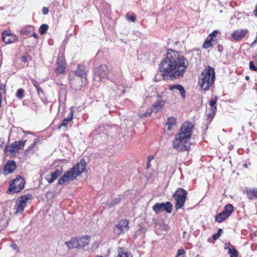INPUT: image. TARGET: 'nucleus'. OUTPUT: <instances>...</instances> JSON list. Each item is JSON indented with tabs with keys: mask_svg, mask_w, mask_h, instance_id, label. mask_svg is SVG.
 Returning a JSON list of instances; mask_svg holds the SVG:
<instances>
[{
	"mask_svg": "<svg viewBox=\"0 0 257 257\" xmlns=\"http://www.w3.org/2000/svg\"><path fill=\"white\" fill-rule=\"evenodd\" d=\"M185 253V251L183 249H179L175 257H178L180 255H183Z\"/></svg>",
	"mask_w": 257,
	"mask_h": 257,
	"instance_id": "nucleus-47",
	"label": "nucleus"
},
{
	"mask_svg": "<svg viewBox=\"0 0 257 257\" xmlns=\"http://www.w3.org/2000/svg\"><path fill=\"white\" fill-rule=\"evenodd\" d=\"M126 18L127 20L132 22H135L136 20V17L134 15H130L127 14L126 15Z\"/></svg>",
	"mask_w": 257,
	"mask_h": 257,
	"instance_id": "nucleus-39",
	"label": "nucleus"
},
{
	"mask_svg": "<svg viewBox=\"0 0 257 257\" xmlns=\"http://www.w3.org/2000/svg\"><path fill=\"white\" fill-rule=\"evenodd\" d=\"M249 77L248 76H246L245 77V79H246V80H248V79H249Z\"/></svg>",
	"mask_w": 257,
	"mask_h": 257,
	"instance_id": "nucleus-61",
	"label": "nucleus"
},
{
	"mask_svg": "<svg viewBox=\"0 0 257 257\" xmlns=\"http://www.w3.org/2000/svg\"><path fill=\"white\" fill-rule=\"evenodd\" d=\"M247 32V30L242 29L236 30L232 34V38L235 41H238L245 37Z\"/></svg>",
	"mask_w": 257,
	"mask_h": 257,
	"instance_id": "nucleus-20",
	"label": "nucleus"
},
{
	"mask_svg": "<svg viewBox=\"0 0 257 257\" xmlns=\"http://www.w3.org/2000/svg\"><path fill=\"white\" fill-rule=\"evenodd\" d=\"M188 66V61L184 56L178 51L168 49L159 69L164 78L176 79L183 75Z\"/></svg>",
	"mask_w": 257,
	"mask_h": 257,
	"instance_id": "nucleus-1",
	"label": "nucleus"
},
{
	"mask_svg": "<svg viewBox=\"0 0 257 257\" xmlns=\"http://www.w3.org/2000/svg\"><path fill=\"white\" fill-rule=\"evenodd\" d=\"M120 201V198H116L114 199H113L111 201H107L106 203V206L108 207H112L114 206H115L116 204L119 203Z\"/></svg>",
	"mask_w": 257,
	"mask_h": 257,
	"instance_id": "nucleus-31",
	"label": "nucleus"
},
{
	"mask_svg": "<svg viewBox=\"0 0 257 257\" xmlns=\"http://www.w3.org/2000/svg\"><path fill=\"white\" fill-rule=\"evenodd\" d=\"M217 33H218V32L217 31H214L212 33H211L209 35L208 37L212 38V39H213V37H216Z\"/></svg>",
	"mask_w": 257,
	"mask_h": 257,
	"instance_id": "nucleus-50",
	"label": "nucleus"
},
{
	"mask_svg": "<svg viewBox=\"0 0 257 257\" xmlns=\"http://www.w3.org/2000/svg\"><path fill=\"white\" fill-rule=\"evenodd\" d=\"M129 221L127 219H121L115 225L113 231L117 235L123 234L129 229Z\"/></svg>",
	"mask_w": 257,
	"mask_h": 257,
	"instance_id": "nucleus-10",
	"label": "nucleus"
},
{
	"mask_svg": "<svg viewBox=\"0 0 257 257\" xmlns=\"http://www.w3.org/2000/svg\"><path fill=\"white\" fill-rule=\"evenodd\" d=\"M65 244L67 245L69 249H72L74 248H78L77 238H72L69 241H66Z\"/></svg>",
	"mask_w": 257,
	"mask_h": 257,
	"instance_id": "nucleus-23",
	"label": "nucleus"
},
{
	"mask_svg": "<svg viewBox=\"0 0 257 257\" xmlns=\"http://www.w3.org/2000/svg\"><path fill=\"white\" fill-rule=\"evenodd\" d=\"M74 109L72 107L70 108V112L68 116L65 118L62 123L58 126V129H60L62 126L66 127L68 124V122L70 121L73 118Z\"/></svg>",
	"mask_w": 257,
	"mask_h": 257,
	"instance_id": "nucleus-22",
	"label": "nucleus"
},
{
	"mask_svg": "<svg viewBox=\"0 0 257 257\" xmlns=\"http://www.w3.org/2000/svg\"><path fill=\"white\" fill-rule=\"evenodd\" d=\"M62 173V169H56L54 172L49 175H47L46 179L49 183H53Z\"/></svg>",
	"mask_w": 257,
	"mask_h": 257,
	"instance_id": "nucleus-15",
	"label": "nucleus"
},
{
	"mask_svg": "<svg viewBox=\"0 0 257 257\" xmlns=\"http://www.w3.org/2000/svg\"><path fill=\"white\" fill-rule=\"evenodd\" d=\"M48 28H49V26L48 25L45 24H42L39 28L40 33L41 35L44 34L45 33H46V32L48 30Z\"/></svg>",
	"mask_w": 257,
	"mask_h": 257,
	"instance_id": "nucleus-34",
	"label": "nucleus"
},
{
	"mask_svg": "<svg viewBox=\"0 0 257 257\" xmlns=\"http://www.w3.org/2000/svg\"><path fill=\"white\" fill-rule=\"evenodd\" d=\"M217 99L218 97L217 96H215L213 99H212L209 101V105L211 107V109L214 111V110H217L216 103Z\"/></svg>",
	"mask_w": 257,
	"mask_h": 257,
	"instance_id": "nucleus-32",
	"label": "nucleus"
},
{
	"mask_svg": "<svg viewBox=\"0 0 257 257\" xmlns=\"http://www.w3.org/2000/svg\"><path fill=\"white\" fill-rule=\"evenodd\" d=\"M173 205L169 201L166 203H156L152 207L153 210L156 214H159L163 211L170 213L172 210Z\"/></svg>",
	"mask_w": 257,
	"mask_h": 257,
	"instance_id": "nucleus-9",
	"label": "nucleus"
},
{
	"mask_svg": "<svg viewBox=\"0 0 257 257\" xmlns=\"http://www.w3.org/2000/svg\"><path fill=\"white\" fill-rule=\"evenodd\" d=\"M117 251L118 255L116 257H132L131 254L128 253L126 248L119 247Z\"/></svg>",
	"mask_w": 257,
	"mask_h": 257,
	"instance_id": "nucleus-25",
	"label": "nucleus"
},
{
	"mask_svg": "<svg viewBox=\"0 0 257 257\" xmlns=\"http://www.w3.org/2000/svg\"><path fill=\"white\" fill-rule=\"evenodd\" d=\"M42 13L43 15H47L49 13V9L47 7H43L42 9Z\"/></svg>",
	"mask_w": 257,
	"mask_h": 257,
	"instance_id": "nucleus-49",
	"label": "nucleus"
},
{
	"mask_svg": "<svg viewBox=\"0 0 257 257\" xmlns=\"http://www.w3.org/2000/svg\"><path fill=\"white\" fill-rule=\"evenodd\" d=\"M151 166V162H147V167H148V168H150Z\"/></svg>",
	"mask_w": 257,
	"mask_h": 257,
	"instance_id": "nucleus-57",
	"label": "nucleus"
},
{
	"mask_svg": "<svg viewBox=\"0 0 257 257\" xmlns=\"http://www.w3.org/2000/svg\"><path fill=\"white\" fill-rule=\"evenodd\" d=\"M5 145V142L3 140H0V147L2 149H3Z\"/></svg>",
	"mask_w": 257,
	"mask_h": 257,
	"instance_id": "nucleus-52",
	"label": "nucleus"
},
{
	"mask_svg": "<svg viewBox=\"0 0 257 257\" xmlns=\"http://www.w3.org/2000/svg\"><path fill=\"white\" fill-rule=\"evenodd\" d=\"M22 61L23 62H26L27 61V58L26 56H23L22 58Z\"/></svg>",
	"mask_w": 257,
	"mask_h": 257,
	"instance_id": "nucleus-55",
	"label": "nucleus"
},
{
	"mask_svg": "<svg viewBox=\"0 0 257 257\" xmlns=\"http://www.w3.org/2000/svg\"><path fill=\"white\" fill-rule=\"evenodd\" d=\"M242 166H243V168H247V164L244 163V164H243L242 165Z\"/></svg>",
	"mask_w": 257,
	"mask_h": 257,
	"instance_id": "nucleus-60",
	"label": "nucleus"
},
{
	"mask_svg": "<svg viewBox=\"0 0 257 257\" xmlns=\"http://www.w3.org/2000/svg\"><path fill=\"white\" fill-rule=\"evenodd\" d=\"M72 75L78 76L82 78H86V72L85 71V67L83 65L78 64L77 69Z\"/></svg>",
	"mask_w": 257,
	"mask_h": 257,
	"instance_id": "nucleus-21",
	"label": "nucleus"
},
{
	"mask_svg": "<svg viewBox=\"0 0 257 257\" xmlns=\"http://www.w3.org/2000/svg\"><path fill=\"white\" fill-rule=\"evenodd\" d=\"M10 247L14 250H15L16 252H19L20 251V248L18 246V245L14 243V242H12L10 244Z\"/></svg>",
	"mask_w": 257,
	"mask_h": 257,
	"instance_id": "nucleus-41",
	"label": "nucleus"
},
{
	"mask_svg": "<svg viewBox=\"0 0 257 257\" xmlns=\"http://www.w3.org/2000/svg\"><path fill=\"white\" fill-rule=\"evenodd\" d=\"M22 132L26 135H28V134L33 135L34 134L33 133H32L31 132L25 131L24 130H23Z\"/></svg>",
	"mask_w": 257,
	"mask_h": 257,
	"instance_id": "nucleus-53",
	"label": "nucleus"
},
{
	"mask_svg": "<svg viewBox=\"0 0 257 257\" xmlns=\"http://www.w3.org/2000/svg\"><path fill=\"white\" fill-rule=\"evenodd\" d=\"M152 112H154L151 108L148 109L147 111L141 114V117H148L151 116Z\"/></svg>",
	"mask_w": 257,
	"mask_h": 257,
	"instance_id": "nucleus-40",
	"label": "nucleus"
},
{
	"mask_svg": "<svg viewBox=\"0 0 257 257\" xmlns=\"http://www.w3.org/2000/svg\"><path fill=\"white\" fill-rule=\"evenodd\" d=\"M181 86V85L180 84H173V85H170L169 86V89L170 90H173L174 89H179V87H180Z\"/></svg>",
	"mask_w": 257,
	"mask_h": 257,
	"instance_id": "nucleus-43",
	"label": "nucleus"
},
{
	"mask_svg": "<svg viewBox=\"0 0 257 257\" xmlns=\"http://www.w3.org/2000/svg\"><path fill=\"white\" fill-rule=\"evenodd\" d=\"M213 40V39L212 38L207 37L203 45V48L204 49H207L208 48H210L211 47H212V41Z\"/></svg>",
	"mask_w": 257,
	"mask_h": 257,
	"instance_id": "nucleus-33",
	"label": "nucleus"
},
{
	"mask_svg": "<svg viewBox=\"0 0 257 257\" xmlns=\"http://www.w3.org/2000/svg\"><path fill=\"white\" fill-rule=\"evenodd\" d=\"M85 169L86 163L85 160L82 159L79 162L75 164L72 168L68 170L67 172L59 179L58 184L62 185L69 181L73 180L78 176L84 172Z\"/></svg>",
	"mask_w": 257,
	"mask_h": 257,
	"instance_id": "nucleus-3",
	"label": "nucleus"
},
{
	"mask_svg": "<svg viewBox=\"0 0 257 257\" xmlns=\"http://www.w3.org/2000/svg\"><path fill=\"white\" fill-rule=\"evenodd\" d=\"M2 39L4 42L6 44H9L14 42L17 38L15 35H13L8 33L7 31H4L2 34Z\"/></svg>",
	"mask_w": 257,
	"mask_h": 257,
	"instance_id": "nucleus-16",
	"label": "nucleus"
},
{
	"mask_svg": "<svg viewBox=\"0 0 257 257\" xmlns=\"http://www.w3.org/2000/svg\"><path fill=\"white\" fill-rule=\"evenodd\" d=\"M154 159V156L151 155V156H149V157L148 158V162H151V161H152Z\"/></svg>",
	"mask_w": 257,
	"mask_h": 257,
	"instance_id": "nucleus-54",
	"label": "nucleus"
},
{
	"mask_svg": "<svg viewBox=\"0 0 257 257\" xmlns=\"http://www.w3.org/2000/svg\"><path fill=\"white\" fill-rule=\"evenodd\" d=\"M217 51L219 52H221L223 51V47L222 45H218V46H217Z\"/></svg>",
	"mask_w": 257,
	"mask_h": 257,
	"instance_id": "nucleus-51",
	"label": "nucleus"
},
{
	"mask_svg": "<svg viewBox=\"0 0 257 257\" xmlns=\"http://www.w3.org/2000/svg\"><path fill=\"white\" fill-rule=\"evenodd\" d=\"M177 123L176 118L174 116H171L168 118L166 122V125L168 126L167 130L170 131L172 130L173 125H175Z\"/></svg>",
	"mask_w": 257,
	"mask_h": 257,
	"instance_id": "nucleus-24",
	"label": "nucleus"
},
{
	"mask_svg": "<svg viewBox=\"0 0 257 257\" xmlns=\"http://www.w3.org/2000/svg\"><path fill=\"white\" fill-rule=\"evenodd\" d=\"M36 89L37 91L38 95L41 99H42L43 96L44 95V91H43L42 88L39 86V87L37 88Z\"/></svg>",
	"mask_w": 257,
	"mask_h": 257,
	"instance_id": "nucleus-44",
	"label": "nucleus"
},
{
	"mask_svg": "<svg viewBox=\"0 0 257 257\" xmlns=\"http://www.w3.org/2000/svg\"><path fill=\"white\" fill-rule=\"evenodd\" d=\"M254 14L257 16V5L256 6L255 10L254 11Z\"/></svg>",
	"mask_w": 257,
	"mask_h": 257,
	"instance_id": "nucleus-59",
	"label": "nucleus"
},
{
	"mask_svg": "<svg viewBox=\"0 0 257 257\" xmlns=\"http://www.w3.org/2000/svg\"><path fill=\"white\" fill-rule=\"evenodd\" d=\"M161 96L160 95L158 96L157 101L153 105L152 107L151 108L152 110L155 113H157L158 112L160 111L163 108L164 105L165 104V101L160 100Z\"/></svg>",
	"mask_w": 257,
	"mask_h": 257,
	"instance_id": "nucleus-14",
	"label": "nucleus"
},
{
	"mask_svg": "<svg viewBox=\"0 0 257 257\" xmlns=\"http://www.w3.org/2000/svg\"><path fill=\"white\" fill-rule=\"evenodd\" d=\"M249 67L250 70L257 71V67H255L253 61H250L249 64Z\"/></svg>",
	"mask_w": 257,
	"mask_h": 257,
	"instance_id": "nucleus-45",
	"label": "nucleus"
},
{
	"mask_svg": "<svg viewBox=\"0 0 257 257\" xmlns=\"http://www.w3.org/2000/svg\"><path fill=\"white\" fill-rule=\"evenodd\" d=\"M228 217H227L226 215L221 212L216 215L215 217V220L217 222L220 223L225 220Z\"/></svg>",
	"mask_w": 257,
	"mask_h": 257,
	"instance_id": "nucleus-29",
	"label": "nucleus"
},
{
	"mask_svg": "<svg viewBox=\"0 0 257 257\" xmlns=\"http://www.w3.org/2000/svg\"><path fill=\"white\" fill-rule=\"evenodd\" d=\"M246 194L249 199L257 198V188H253L247 190Z\"/></svg>",
	"mask_w": 257,
	"mask_h": 257,
	"instance_id": "nucleus-26",
	"label": "nucleus"
},
{
	"mask_svg": "<svg viewBox=\"0 0 257 257\" xmlns=\"http://www.w3.org/2000/svg\"><path fill=\"white\" fill-rule=\"evenodd\" d=\"M193 127L190 122L186 121L183 123L178 133L174 136L172 142L174 149L181 152L189 150Z\"/></svg>",
	"mask_w": 257,
	"mask_h": 257,
	"instance_id": "nucleus-2",
	"label": "nucleus"
},
{
	"mask_svg": "<svg viewBox=\"0 0 257 257\" xmlns=\"http://www.w3.org/2000/svg\"><path fill=\"white\" fill-rule=\"evenodd\" d=\"M187 194V192L183 188H179L176 190L173 195L176 200V209H179L184 205Z\"/></svg>",
	"mask_w": 257,
	"mask_h": 257,
	"instance_id": "nucleus-5",
	"label": "nucleus"
},
{
	"mask_svg": "<svg viewBox=\"0 0 257 257\" xmlns=\"http://www.w3.org/2000/svg\"><path fill=\"white\" fill-rule=\"evenodd\" d=\"M26 142V140L24 141H16L9 146H5L4 150L5 152L8 150L10 153H15L17 151L23 149L25 146Z\"/></svg>",
	"mask_w": 257,
	"mask_h": 257,
	"instance_id": "nucleus-12",
	"label": "nucleus"
},
{
	"mask_svg": "<svg viewBox=\"0 0 257 257\" xmlns=\"http://www.w3.org/2000/svg\"><path fill=\"white\" fill-rule=\"evenodd\" d=\"M216 110H214V111L211 108L209 110V112L207 114V119L209 120V121H211L212 120L216 113Z\"/></svg>",
	"mask_w": 257,
	"mask_h": 257,
	"instance_id": "nucleus-35",
	"label": "nucleus"
},
{
	"mask_svg": "<svg viewBox=\"0 0 257 257\" xmlns=\"http://www.w3.org/2000/svg\"><path fill=\"white\" fill-rule=\"evenodd\" d=\"M215 72L214 69L208 66L202 72L198 84L201 89L208 90L214 84L215 80Z\"/></svg>",
	"mask_w": 257,
	"mask_h": 257,
	"instance_id": "nucleus-4",
	"label": "nucleus"
},
{
	"mask_svg": "<svg viewBox=\"0 0 257 257\" xmlns=\"http://www.w3.org/2000/svg\"><path fill=\"white\" fill-rule=\"evenodd\" d=\"M78 242V248H83L88 245L90 241V238L88 236H83L80 237H76Z\"/></svg>",
	"mask_w": 257,
	"mask_h": 257,
	"instance_id": "nucleus-17",
	"label": "nucleus"
},
{
	"mask_svg": "<svg viewBox=\"0 0 257 257\" xmlns=\"http://www.w3.org/2000/svg\"><path fill=\"white\" fill-rule=\"evenodd\" d=\"M159 229L162 231H168L169 229V226L164 223H162L159 224Z\"/></svg>",
	"mask_w": 257,
	"mask_h": 257,
	"instance_id": "nucleus-37",
	"label": "nucleus"
},
{
	"mask_svg": "<svg viewBox=\"0 0 257 257\" xmlns=\"http://www.w3.org/2000/svg\"><path fill=\"white\" fill-rule=\"evenodd\" d=\"M2 106V93L0 92V107Z\"/></svg>",
	"mask_w": 257,
	"mask_h": 257,
	"instance_id": "nucleus-58",
	"label": "nucleus"
},
{
	"mask_svg": "<svg viewBox=\"0 0 257 257\" xmlns=\"http://www.w3.org/2000/svg\"><path fill=\"white\" fill-rule=\"evenodd\" d=\"M116 85L118 86V89L119 90H121V88L124 89L126 86L124 83L122 82H120L119 81H118Z\"/></svg>",
	"mask_w": 257,
	"mask_h": 257,
	"instance_id": "nucleus-46",
	"label": "nucleus"
},
{
	"mask_svg": "<svg viewBox=\"0 0 257 257\" xmlns=\"http://www.w3.org/2000/svg\"><path fill=\"white\" fill-rule=\"evenodd\" d=\"M222 231V229L221 228H219L218 230L217 233L214 234L213 235L212 237H213V239L214 240L217 239L219 238V237L220 236V234H221Z\"/></svg>",
	"mask_w": 257,
	"mask_h": 257,
	"instance_id": "nucleus-42",
	"label": "nucleus"
},
{
	"mask_svg": "<svg viewBox=\"0 0 257 257\" xmlns=\"http://www.w3.org/2000/svg\"><path fill=\"white\" fill-rule=\"evenodd\" d=\"M16 167V162L14 161H9L4 167V171L7 174L12 173Z\"/></svg>",
	"mask_w": 257,
	"mask_h": 257,
	"instance_id": "nucleus-19",
	"label": "nucleus"
},
{
	"mask_svg": "<svg viewBox=\"0 0 257 257\" xmlns=\"http://www.w3.org/2000/svg\"><path fill=\"white\" fill-rule=\"evenodd\" d=\"M32 198V195L30 194L24 195L19 197L16 201V204L15 206L16 213H22L25 208L26 207L27 201L30 200Z\"/></svg>",
	"mask_w": 257,
	"mask_h": 257,
	"instance_id": "nucleus-7",
	"label": "nucleus"
},
{
	"mask_svg": "<svg viewBox=\"0 0 257 257\" xmlns=\"http://www.w3.org/2000/svg\"><path fill=\"white\" fill-rule=\"evenodd\" d=\"M179 89L178 90L179 91L181 96L182 99H185L186 97V91L183 86L181 85L180 87H179Z\"/></svg>",
	"mask_w": 257,
	"mask_h": 257,
	"instance_id": "nucleus-38",
	"label": "nucleus"
},
{
	"mask_svg": "<svg viewBox=\"0 0 257 257\" xmlns=\"http://www.w3.org/2000/svg\"><path fill=\"white\" fill-rule=\"evenodd\" d=\"M69 81L71 87L75 90L80 89L85 84L86 78H82L78 76L70 75Z\"/></svg>",
	"mask_w": 257,
	"mask_h": 257,
	"instance_id": "nucleus-8",
	"label": "nucleus"
},
{
	"mask_svg": "<svg viewBox=\"0 0 257 257\" xmlns=\"http://www.w3.org/2000/svg\"><path fill=\"white\" fill-rule=\"evenodd\" d=\"M109 70L107 67L105 65H101L97 68L95 73V78L98 76L99 79L98 80H102L108 77Z\"/></svg>",
	"mask_w": 257,
	"mask_h": 257,
	"instance_id": "nucleus-13",
	"label": "nucleus"
},
{
	"mask_svg": "<svg viewBox=\"0 0 257 257\" xmlns=\"http://www.w3.org/2000/svg\"><path fill=\"white\" fill-rule=\"evenodd\" d=\"M31 82L33 84V85L36 87V88L40 86L38 82L34 79H31Z\"/></svg>",
	"mask_w": 257,
	"mask_h": 257,
	"instance_id": "nucleus-48",
	"label": "nucleus"
},
{
	"mask_svg": "<svg viewBox=\"0 0 257 257\" xmlns=\"http://www.w3.org/2000/svg\"><path fill=\"white\" fill-rule=\"evenodd\" d=\"M224 249L228 250L227 253L230 255V257H238L237 250L230 243L227 242L225 244Z\"/></svg>",
	"mask_w": 257,
	"mask_h": 257,
	"instance_id": "nucleus-18",
	"label": "nucleus"
},
{
	"mask_svg": "<svg viewBox=\"0 0 257 257\" xmlns=\"http://www.w3.org/2000/svg\"><path fill=\"white\" fill-rule=\"evenodd\" d=\"M37 143V140H35L34 142L28 147V148L27 149L26 151V153L27 155H29L30 154H32L34 153L35 151V148H36Z\"/></svg>",
	"mask_w": 257,
	"mask_h": 257,
	"instance_id": "nucleus-28",
	"label": "nucleus"
},
{
	"mask_svg": "<svg viewBox=\"0 0 257 257\" xmlns=\"http://www.w3.org/2000/svg\"><path fill=\"white\" fill-rule=\"evenodd\" d=\"M32 36L34 37L35 39H38V38H39L38 35L36 33H34L33 34Z\"/></svg>",
	"mask_w": 257,
	"mask_h": 257,
	"instance_id": "nucleus-56",
	"label": "nucleus"
},
{
	"mask_svg": "<svg viewBox=\"0 0 257 257\" xmlns=\"http://www.w3.org/2000/svg\"><path fill=\"white\" fill-rule=\"evenodd\" d=\"M34 27L32 26H28L27 28H24L22 29L21 31V34L23 35H28L31 33V32L34 31Z\"/></svg>",
	"mask_w": 257,
	"mask_h": 257,
	"instance_id": "nucleus-30",
	"label": "nucleus"
},
{
	"mask_svg": "<svg viewBox=\"0 0 257 257\" xmlns=\"http://www.w3.org/2000/svg\"><path fill=\"white\" fill-rule=\"evenodd\" d=\"M233 211V207L230 204H227L225 206L224 210L222 212L224 213L227 217H229Z\"/></svg>",
	"mask_w": 257,
	"mask_h": 257,
	"instance_id": "nucleus-27",
	"label": "nucleus"
},
{
	"mask_svg": "<svg viewBox=\"0 0 257 257\" xmlns=\"http://www.w3.org/2000/svg\"><path fill=\"white\" fill-rule=\"evenodd\" d=\"M25 184L24 179L19 176L10 184L9 191L13 194L18 193L24 188Z\"/></svg>",
	"mask_w": 257,
	"mask_h": 257,
	"instance_id": "nucleus-6",
	"label": "nucleus"
},
{
	"mask_svg": "<svg viewBox=\"0 0 257 257\" xmlns=\"http://www.w3.org/2000/svg\"><path fill=\"white\" fill-rule=\"evenodd\" d=\"M24 90L22 88H20L17 90L16 96L20 99H22L24 97Z\"/></svg>",
	"mask_w": 257,
	"mask_h": 257,
	"instance_id": "nucleus-36",
	"label": "nucleus"
},
{
	"mask_svg": "<svg viewBox=\"0 0 257 257\" xmlns=\"http://www.w3.org/2000/svg\"><path fill=\"white\" fill-rule=\"evenodd\" d=\"M66 65L64 54L59 55L57 61V66L55 69L56 73L58 75L64 74L65 72Z\"/></svg>",
	"mask_w": 257,
	"mask_h": 257,
	"instance_id": "nucleus-11",
	"label": "nucleus"
},
{
	"mask_svg": "<svg viewBox=\"0 0 257 257\" xmlns=\"http://www.w3.org/2000/svg\"><path fill=\"white\" fill-rule=\"evenodd\" d=\"M125 92V91L124 89L122 90V93H124Z\"/></svg>",
	"mask_w": 257,
	"mask_h": 257,
	"instance_id": "nucleus-62",
	"label": "nucleus"
}]
</instances>
